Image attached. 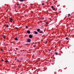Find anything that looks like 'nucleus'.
<instances>
[{"label":"nucleus","mask_w":74,"mask_h":74,"mask_svg":"<svg viewBox=\"0 0 74 74\" xmlns=\"http://www.w3.org/2000/svg\"><path fill=\"white\" fill-rule=\"evenodd\" d=\"M9 21L10 22H11V23H12V21H13V20L12 19V18H10Z\"/></svg>","instance_id":"f257e3e1"},{"label":"nucleus","mask_w":74,"mask_h":74,"mask_svg":"<svg viewBox=\"0 0 74 74\" xmlns=\"http://www.w3.org/2000/svg\"><path fill=\"white\" fill-rule=\"evenodd\" d=\"M31 41V40L30 39H28L27 40V42H30V41Z\"/></svg>","instance_id":"f03ea898"},{"label":"nucleus","mask_w":74,"mask_h":74,"mask_svg":"<svg viewBox=\"0 0 74 74\" xmlns=\"http://www.w3.org/2000/svg\"><path fill=\"white\" fill-rule=\"evenodd\" d=\"M29 38H32V37H33V36H32V35H30L29 36Z\"/></svg>","instance_id":"7ed1b4c3"},{"label":"nucleus","mask_w":74,"mask_h":74,"mask_svg":"<svg viewBox=\"0 0 74 74\" xmlns=\"http://www.w3.org/2000/svg\"><path fill=\"white\" fill-rule=\"evenodd\" d=\"M4 26H6V27H9V25H5Z\"/></svg>","instance_id":"20e7f679"},{"label":"nucleus","mask_w":74,"mask_h":74,"mask_svg":"<svg viewBox=\"0 0 74 74\" xmlns=\"http://www.w3.org/2000/svg\"><path fill=\"white\" fill-rule=\"evenodd\" d=\"M27 33L28 34H30V31L29 30H28L27 31Z\"/></svg>","instance_id":"39448f33"},{"label":"nucleus","mask_w":74,"mask_h":74,"mask_svg":"<svg viewBox=\"0 0 74 74\" xmlns=\"http://www.w3.org/2000/svg\"><path fill=\"white\" fill-rule=\"evenodd\" d=\"M34 33L35 34H38V32L36 31H34Z\"/></svg>","instance_id":"423d86ee"},{"label":"nucleus","mask_w":74,"mask_h":74,"mask_svg":"<svg viewBox=\"0 0 74 74\" xmlns=\"http://www.w3.org/2000/svg\"><path fill=\"white\" fill-rule=\"evenodd\" d=\"M37 32H40V29H37Z\"/></svg>","instance_id":"0eeeda50"},{"label":"nucleus","mask_w":74,"mask_h":74,"mask_svg":"<svg viewBox=\"0 0 74 74\" xmlns=\"http://www.w3.org/2000/svg\"><path fill=\"white\" fill-rule=\"evenodd\" d=\"M15 40H16V41H17V40H18V38H17L16 37L15 38Z\"/></svg>","instance_id":"6e6552de"},{"label":"nucleus","mask_w":74,"mask_h":74,"mask_svg":"<svg viewBox=\"0 0 74 74\" xmlns=\"http://www.w3.org/2000/svg\"><path fill=\"white\" fill-rule=\"evenodd\" d=\"M70 16V14H68V17H69V16Z\"/></svg>","instance_id":"1a4fd4ad"},{"label":"nucleus","mask_w":74,"mask_h":74,"mask_svg":"<svg viewBox=\"0 0 74 74\" xmlns=\"http://www.w3.org/2000/svg\"><path fill=\"white\" fill-rule=\"evenodd\" d=\"M8 62V61L7 60H6L5 61V63H7V62Z\"/></svg>","instance_id":"9d476101"},{"label":"nucleus","mask_w":74,"mask_h":74,"mask_svg":"<svg viewBox=\"0 0 74 74\" xmlns=\"http://www.w3.org/2000/svg\"><path fill=\"white\" fill-rule=\"evenodd\" d=\"M25 1V0H20V1Z\"/></svg>","instance_id":"9b49d317"},{"label":"nucleus","mask_w":74,"mask_h":74,"mask_svg":"<svg viewBox=\"0 0 74 74\" xmlns=\"http://www.w3.org/2000/svg\"><path fill=\"white\" fill-rule=\"evenodd\" d=\"M39 33H42V31H40V32H39Z\"/></svg>","instance_id":"f8f14e48"},{"label":"nucleus","mask_w":74,"mask_h":74,"mask_svg":"<svg viewBox=\"0 0 74 74\" xmlns=\"http://www.w3.org/2000/svg\"><path fill=\"white\" fill-rule=\"evenodd\" d=\"M36 47V45H34V48H35Z\"/></svg>","instance_id":"ddd939ff"},{"label":"nucleus","mask_w":74,"mask_h":74,"mask_svg":"<svg viewBox=\"0 0 74 74\" xmlns=\"http://www.w3.org/2000/svg\"><path fill=\"white\" fill-rule=\"evenodd\" d=\"M66 40H68L69 39V38L68 37H66Z\"/></svg>","instance_id":"4468645a"},{"label":"nucleus","mask_w":74,"mask_h":74,"mask_svg":"<svg viewBox=\"0 0 74 74\" xmlns=\"http://www.w3.org/2000/svg\"><path fill=\"white\" fill-rule=\"evenodd\" d=\"M55 54H56V55H58V53L57 52H56L55 53Z\"/></svg>","instance_id":"2eb2a0df"},{"label":"nucleus","mask_w":74,"mask_h":74,"mask_svg":"<svg viewBox=\"0 0 74 74\" xmlns=\"http://www.w3.org/2000/svg\"><path fill=\"white\" fill-rule=\"evenodd\" d=\"M51 8H53V6H52L51 7Z\"/></svg>","instance_id":"dca6fc26"},{"label":"nucleus","mask_w":74,"mask_h":74,"mask_svg":"<svg viewBox=\"0 0 74 74\" xmlns=\"http://www.w3.org/2000/svg\"><path fill=\"white\" fill-rule=\"evenodd\" d=\"M1 61H2V62H3L4 61V60L3 59H2L1 60Z\"/></svg>","instance_id":"f3484780"},{"label":"nucleus","mask_w":74,"mask_h":74,"mask_svg":"<svg viewBox=\"0 0 74 74\" xmlns=\"http://www.w3.org/2000/svg\"><path fill=\"white\" fill-rule=\"evenodd\" d=\"M53 10H55V8H53Z\"/></svg>","instance_id":"a211bd4d"},{"label":"nucleus","mask_w":74,"mask_h":74,"mask_svg":"<svg viewBox=\"0 0 74 74\" xmlns=\"http://www.w3.org/2000/svg\"><path fill=\"white\" fill-rule=\"evenodd\" d=\"M27 27H27V26H26L25 27L26 29H27Z\"/></svg>","instance_id":"6ab92c4d"},{"label":"nucleus","mask_w":74,"mask_h":74,"mask_svg":"<svg viewBox=\"0 0 74 74\" xmlns=\"http://www.w3.org/2000/svg\"><path fill=\"white\" fill-rule=\"evenodd\" d=\"M16 62H19V60H17L16 61Z\"/></svg>","instance_id":"aec40b11"},{"label":"nucleus","mask_w":74,"mask_h":74,"mask_svg":"<svg viewBox=\"0 0 74 74\" xmlns=\"http://www.w3.org/2000/svg\"><path fill=\"white\" fill-rule=\"evenodd\" d=\"M44 5V3H42V5Z\"/></svg>","instance_id":"412c9836"},{"label":"nucleus","mask_w":74,"mask_h":74,"mask_svg":"<svg viewBox=\"0 0 74 74\" xmlns=\"http://www.w3.org/2000/svg\"><path fill=\"white\" fill-rule=\"evenodd\" d=\"M16 30H18V27H16Z\"/></svg>","instance_id":"4be33fe9"},{"label":"nucleus","mask_w":74,"mask_h":74,"mask_svg":"<svg viewBox=\"0 0 74 74\" xmlns=\"http://www.w3.org/2000/svg\"><path fill=\"white\" fill-rule=\"evenodd\" d=\"M17 6H18V5H19V4H17Z\"/></svg>","instance_id":"5701e85b"},{"label":"nucleus","mask_w":74,"mask_h":74,"mask_svg":"<svg viewBox=\"0 0 74 74\" xmlns=\"http://www.w3.org/2000/svg\"><path fill=\"white\" fill-rule=\"evenodd\" d=\"M3 38H5V36H3Z\"/></svg>","instance_id":"b1692460"},{"label":"nucleus","mask_w":74,"mask_h":74,"mask_svg":"<svg viewBox=\"0 0 74 74\" xmlns=\"http://www.w3.org/2000/svg\"><path fill=\"white\" fill-rule=\"evenodd\" d=\"M1 51H3V49H1Z\"/></svg>","instance_id":"393cba45"},{"label":"nucleus","mask_w":74,"mask_h":74,"mask_svg":"<svg viewBox=\"0 0 74 74\" xmlns=\"http://www.w3.org/2000/svg\"><path fill=\"white\" fill-rule=\"evenodd\" d=\"M49 51H51V49L49 50Z\"/></svg>","instance_id":"a878e982"},{"label":"nucleus","mask_w":74,"mask_h":74,"mask_svg":"<svg viewBox=\"0 0 74 74\" xmlns=\"http://www.w3.org/2000/svg\"><path fill=\"white\" fill-rule=\"evenodd\" d=\"M46 23L47 24H48V23Z\"/></svg>","instance_id":"bb28decb"},{"label":"nucleus","mask_w":74,"mask_h":74,"mask_svg":"<svg viewBox=\"0 0 74 74\" xmlns=\"http://www.w3.org/2000/svg\"><path fill=\"white\" fill-rule=\"evenodd\" d=\"M15 54H16V53Z\"/></svg>","instance_id":"cd10ccee"},{"label":"nucleus","mask_w":74,"mask_h":74,"mask_svg":"<svg viewBox=\"0 0 74 74\" xmlns=\"http://www.w3.org/2000/svg\"><path fill=\"white\" fill-rule=\"evenodd\" d=\"M16 58H17L16 57V58H15V59H16Z\"/></svg>","instance_id":"c85d7f7f"},{"label":"nucleus","mask_w":74,"mask_h":74,"mask_svg":"<svg viewBox=\"0 0 74 74\" xmlns=\"http://www.w3.org/2000/svg\"><path fill=\"white\" fill-rule=\"evenodd\" d=\"M43 19H44V18H43Z\"/></svg>","instance_id":"c756f323"}]
</instances>
